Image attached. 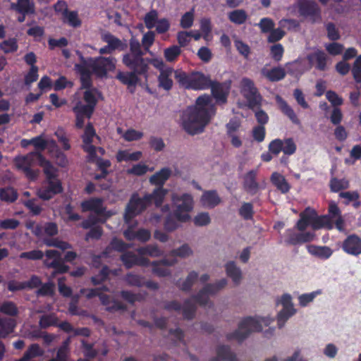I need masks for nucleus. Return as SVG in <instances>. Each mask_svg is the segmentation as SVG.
<instances>
[{
    "mask_svg": "<svg viewBox=\"0 0 361 361\" xmlns=\"http://www.w3.org/2000/svg\"><path fill=\"white\" fill-rule=\"evenodd\" d=\"M215 113L216 107L211 97L206 94L200 96L194 106H188L183 112V128L190 135L199 134L203 132Z\"/></svg>",
    "mask_w": 361,
    "mask_h": 361,
    "instance_id": "obj_1",
    "label": "nucleus"
},
{
    "mask_svg": "<svg viewBox=\"0 0 361 361\" xmlns=\"http://www.w3.org/2000/svg\"><path fill=\"white\" fill-rule=\"evenodd\" d=\"M129 52L123 56V63L139 75H146L149 68V60L143 57L145 52L142 50L138 39L131 37L129 41Z\"/></svg>",
    "mask_w": 361,
    "mask_h": 361,
    "instance_id": "obj_2",
    "label": "nucleus"
},
{
    "mask_svg": "<svg viewBox=\"0 0 361 361\" xmlns=\"http://www.w3.org/2000/svg\"><path fill=\"white\" fill-rule=\"evenodd\" d=\"M272 321L273 319L270 318L247 317L239 323L237 330L226 335V339L228 341L236 340L240 343L247 338L252 332L262 331V324L269 326Z\"/></svg>",
    "mask_w": 361,
    "mask_h": 361,
    "instance_id": "obj_3",
    "label": "nucleus"
},
{
    "mask_svg": "<svg viewBox=\"0 0 361 361\" xmlns=\"http://www.w3.org/2000/svg\"><path fill=\"white\" fill-rule=\"evenodd\" d=\"M174 78L180 86L188 90H204L209 89L212 79L202 72L188 74L181 70L174 71Z\"/></svg>",
    "mask_w": 361,
    "mask_h": 361,
    "instance_id": "obj_4",
    "label": "nucleus"
},
{
    "mask_svg": "<svg viewBox=\"0 0 361 361\" xmlns=\"http://www.w3.org/2000/svg\"><path fill=\"white\" fill-rule=\"evenodd\" d=\"M172 201L175 206L173 214L178 222L186 223L189 221L191 219L189 213L194 207L192 196L189 193L173 195Z\"/></svg>",
    "mask_w": 361,
    "mask_h": 361,
    "instance_id": "obj_5",
    "label": "nucleus"
},
{
    "mask_svg": "<svg viewBox=\"0 0 361 361\" xmlns=\"http://www.w3.org/2000/svg\"><path fill=\"white\" fill-rule=\"evenodd\" d=\"M41 154L38 151H35L25 155L17 156L14 158V164L28 179L35 180L38 176V171L33 169V167L38 165Z\"/></svg>",
    "mask_w": 361,
    "mask_h": 361,
    "instance_id": "obj_6",
    "label": "nucleus"
},
{
    "mask_svg": "<svg viewBox=\"0 0 361 361\" xmlns=\"http://www.w3.org/2000/svg\"><path fill=\"white\" fill-rule=\"evenodd\" d=\"M311 225L314 229L325 228L331 229L329 219L327 216H317L314 209L310 208L305 209L300 214V219L297 222V228L300 231H305L307 227Z\"/></svg>",
    "mask_w": 361,
    "mask_h": 361,
    "instance_id": "obj_7",
    "label": "nucleus"
},
{
    "mask_svg": "<svg viewBox=\"0 0 361 361\" xmlns=\"http://www.w3.org/2000/svg\"><path fill=\"white\" fill-rule=\"evenodd\" d=\"M147 200L146 195L140 197L137 192L132 194L123 214V220L126 224H130L135 217L142 214L150 206Z\"/></svg>",
    "mask_w": 361,
    "mask_h": 361,
    "instance_id": "obj_8",
    "label": "nucleus"
},
{
    "mask_svg": "<svg viewBox=\"0 0 361 361\" xmlns=\"http://www.w3.org/2000/svg\"><path fill=\"white\" fill-rule=\"evenodd\" d=\"M96 92L97 90H85L82 97L85 104H83L81 101L77 102L73 107V112L75 114H80L86 116L87 118H90L98 102L95 95Z\"/></svg>",
    "mask_w": 361,
    "mask_h": 361,
    "instance_id": "obj_9",
    "label": "nucleus"
},
{
    "mask_svg": "<svg viewBox=\"0 0 361 361\" xmlns=\"http://www.w3.org/2000/svg\"><path fill=\"white\" fill-rule=\"evenodd\" d=\"M240 92L247 100V106L250 109H253L255 107L259 108L261 106L262 97L251 79L247 78L242 79Z\"/></svg>",
    "mask_w": 361,
    "mask_h": 361,
    "instance_id": "obj_10",
    "label": "nucleus"
},
{
    "mask_svg": "<svg viewBox=\"0 0 361 361\" xmlns=\"http://www.w3.org/2000/svg\"><path fill=\"white\" fill-rule=\"evenodd\" d=\"M99 139L92 123L89 122L81 135L82 145V149L87 154V161L94 162L97 159V147L92 145L94 138Z\"/></svg>",
    "mask_w": 361,
    "mask_h": 361,
    "instance_id": "obj_11",
    "label": "nucleus"
},
{
    "mask_svg": "<svg viewBox=\"0 0 361 361\" xmlns=\"http://www.w3.org/2000/svg\"><path fill=\"white\" fill-rule=\"evenodd\" d=\"M297 149V146L292 137L281 140L279 138L271 140L268 145V150L274 156H278L281 152L284 155L290 156L293 154Z\"/></svg>",
    "mask_w": 361,
    "mask_h": 361,
    "instance_id": "obj_12",
    "label": "nucleus"
},
{
    "mask_svg": "<svg viewBox=\"0 0 361 361\" xmlns=\"http://www.w3.org/2000/svg\"><path fill=\"white\" fill-rule=\"evenodd\" d=\"M298 8L300 15L308 18L312 23L321 20V9L314 1L298 0Z\"/></svg>",
    "mask_w": 361,
    "mask_h": 361,
    "instance_id": "obj_13",
    "label": "nucleus"
},
{
    "mask_svg": "<svg viewBox=\"0 0 361 361\" xmlns=\"http://www.w3.org/2000/svg\"><path fill=\"white\" fill-rule=\"evenodd\" d=\"M116 59L111 56L92 58V73L99 78L106 77L108 72L113 71L116 68Z\"/></svg>",
    "mask_w": 361,
    "mask_h": 361,
    "instance_id": "obj_14",
    "label": "nucleus"
},
{
    "mask_svg": "<svg viewBox=\"0 0 361 361\" xmlns=\"http://www.w3.org/2000/svg\"><path fill=\"white\" fill-rule=\"evenodd\" d=\"M61 181L59 178L45 180L37 191L38 197L43 200H49L55 195L63 192Z\"/></svg>",
    "mask_w": 361,
    "mask_h": 361,
    "instance_id": "obj_15",
    "label": "nucleus"
},
{
    "mask_svg": "<svg viewBox=\"0 0 361 361\" xmlns=\"http://www.w3.org/2000/svg\"><path fill=\"white\" fill-rule=\"evenodd\" d=\"M82 212H92L97 216L111 217L113 213L104 206V200L100 197H91L80 203Z\"/></svg>",
    "mask_w": 361,
    "mask_h": 361,
    "instance_id": "obj_16",
    "label": "nucleus"
},
{
    "mask_svg": "<svg viewBox=\"0 0 361 361\" xmlns=\"http://www.w3.org/2000/svg\"><path fill=\"white\" fill-rule=\"evenodd\" d=\"M279 302L283 305V309L277 315V324L279 328L281 329L284 326L288 318L295 313L296 310L293 307L292 298L290 294H283L281 296L280 301H277V303Z\"/></svg>",
    "mask_w": 361,
    "mask_h": 361,
    "instance_id": "obj_17",
    "label": "nucleus"
},
{
    "mask_svg": "<svg viewBox=\"0 0 361 361\" xmlns=\"http://www.w3.org/2000/svg\"><path fill=\"white\" fill-rule=\"evenodd\" d=\"M120 259L127 269H131L136 265L148 267L150 264L149 259L141 255L139 257L132 251H126L123 253L120 257Z\"/></svg>",
    "mask_w": 361,
    "mask_h": 361,
    "instance_id": "obj_18",
    "label": "nucleus"
},
{
    "mask_svg": "<svg viewBox=\"0 0 361 361\" xmlns=\"http://www.w3.org/2000/svg\"><path fill=\"white\" fill-rule=\"evenodd\" d=\"M341 248L344 252L353 256L361 255V238L356 234H350L343 241Z\"/></svg>",
    "mask_w": 361,
    "mask_h": 361,
    "instance_id": "obj_19",
    "label": "nucleus"
},
{
    "mask_svg": "<svg viewBox=\"0 0 361 361\" xmlns=\"http://www.w3.org/2000/svg\"><path fill=\"white\" fill-rule=\"evenodd\" d=\"M209 89L211 90L212 96L217 102L225 104L227 102L228 87H226L224 83L212 80Z\"/></svg>",
    "mask_w": 361,
    "mask_h": 361,
    "instance_id": "obj_20",
    "label": "nucleus"
},
{
    "mask_svg": "<svg viewBox=\"0 0 361 361\" xmlns=\"http://www.w3.org/2000/svg\"><path fill=\"white\" fill-rule=\"evenodd\" d=\"M11 9L19 14H35V4L32 0H17L11 4Z\"/></svg>",
    "mask_w": 361,
    "mask_h": 361,
    "instance_id": "obj_21",
    "label": "nucleus"
},
{
    "mask_svg": "<svg viewBox=\"0 0 361 361\" xmlns=\"http://www.w3.org/2000/svg\"><path fill=\"white\" fill-rule=\"evenodd\" d=\"M257 174V170H251L244 176L243 187L247 192L252 195L256 194L259 190Z\"/></svg>",
    "mask_w": 361,
    "mask_h": 361,
    "instance_id": "obj_22",
    "label": "nucleus"
},
{
    "mask_svg": "<svg viewBox=\"0 0 361 361\" xmlns=\"http://www.w3.org/2000/svg\"><path fill=\"white\" fill-rule=\"evenodd\" d=\"M262 75L270 82H278L285 78L286 71L281 66L274 67L268 69L265 67L261 70Z\"/></svg>",
    "mask_w": 361,
    "mask_h": 361,
    "instance_id": "obj_23",
    "label": "nucleus"
},
{
    "mask_svg": "<svg viewBox=\"0 0 361 361\" xmlns=\"http://www.w3.org/2000/svg\"><path fill=\"white\" fill-rule=\"evenodd\" d=\"M103 42L109 44L110 49L114 51L115 50L124 51L127 49L128 44L116 37L110 32H106L102 36Z\"/></svg>",
    "mask_w": 361,
    "mask_h": 361,
    "instance_id": "obj_24",
    "label": "nucleus"
},
{
    "mask_svg": "<svg viewBox=\"0 0 361 361\" xmlns=\"http://www.w3.org/2000/svg\"><path fill=\"white\" fill-rule=\"evenodd\" d=\"M276 103L278 104L281 111L286 115L288 118L295 124H300V121L295 114L294 110L288 105L286 100L281 97L277 95L276 97Z\"/></svg>",
    "mask_w": 361,
    "mask_h": 361,
    "instance_id": "obj_25",
    "label": "nucleus"
},
{
    "mask_svg": "<svg viewBox=\"0 0 361 361\" xmlns=\"http://www.w3.org/2000/svg\"><path fill=\"white\" fill-rule=\"evenodd\" d=\"M211 361H238L235 354L228 345H221L216 349V357Z\"/></svg>",
    "mask_w": 361,
    "mask_h": 361,
    "instance_id": "obj_26",
    "label": "nucleus"
},
{
    "mask_svg": "<svg viewBox=\"0 0 361 361\" xmlns=\"http://www.w3.org/2000/svg\"><path fill=\"white\" fill-rule=\"evenodd\" d=\"M171 170L168 167L162 168L149 178L152 185L163 187L166 181L170 178Z\"/></svg>",
    "mask_w": 361,
    "mask_h": 361,
    "instance_id": "obj_27",
    "label": "nucleus"
},
{
    "mask_svg": "<svg viewBox=\"0 0 361 361\" xmlns=\"http://www.w3.org/2000/svg\"><path fill=\"white\" fill-rule=\"evenodd\" d=\"M137 75H139L133 71H118L116 78L118 79L122 84L127 85L128 87H135L140 80Z\"/></svg>",
    "mask_w": 361,
    "mask_h": 361,
    "instance_id": "obj_28",
    "label": "nucleus"
},
{
    "mask_svg": "<svg viewBox=\"0 0 361 361\" xmlns=\"http://www.w3.org/2000/svg\"><path fill=\"white\" fill-rule=\"evenodd\" d=\"M201 202L204 206L214 208L221 202V198L216 190H207L201 197Z\"/></svg>",
    "mask_w": 361,
    "mask_h": 361,
    "instance_id": "obj_29",
    "label": "nucleus"
},
{
    "mask_svg": "<svg viewBox=\"0 0 361 361\" xmlns=\"http://www.w3.org/2000/svg\"><path fill=\"white\" fill-rule=\"evenodd\" d=\"M308 60L311 62H315V68L319 71H325L326 69L327 56L324 51L317 50L310 54Z\"/></svg>",
    "mask_w": 361,
    "mask_h": 361,
    "instance_id": "obj_30",
    "label": "nucleus"
},
{
    "mask_svg": "<svg viewBox=\"0 0 361 361\" xmlns=\"http://www.w3.org/2000/svg\"><path fill=\"white\" fill-rule=\"evenodd\" d=\"M38 165L43 168V171L46 176V180L58 178V170L42 154Z\"/></svg>",
    "mask_w": 361,
    "mask_h": 361,
    "instance_id": "obj_31",
    "label": "nucleus"
},
{
    "mask_svg": "<svg viewBox=\"0 0 361 361\" xmlns=\"http://www.w3.org/2000/svg\"><path fill=\"white\" fill-rule=\"evenodd\" d=\"M16 322L11 318H0V338H5L13 332Z\"/></svg>",
    "mask_w": 361,
    "mask_h": 361,
    "instance_id": "obj_32",
    "label": "nucleus"
},
{
    "mask_svg": "<svg viewBox=\"0 0 361 361\" xmlns=\"http://www.w3.org/2000/svg\"><path fill=\"white\" fill-rule=\"evenodd\" d=\"M92 58H85L81 54H80V63L75 64V70L80 75L92 74Z\"/></svg>",
    "mask_w": 361,
    "mask_h": 361,
    "instance_id": "obj_33",
    "label": "nucleus"
},
{
    "mask_svg": "<svg viewBox=\"0 0 361 361\" xmlns=\"http://www.w3.org/2000/svg\"><path fill=\"white\" fill-rule=\"evenodd\" d=\"M166 193L167 190L166 189L158 186V188L154 190L152 193H147L145 195L150 205L154 202L157 207H160L164 202Z\"/></svg>",
    "mask_w": 361,
    "mask_h": 361,
    "instance_id": "obj_34",
    "label": "nucleus"
},
{
    "mask_svg": "<svg viewBox=\"0 0 361 361\" xmlns=\"http://www.w3.org/2000/svg\"><path fill=\"white\" fill-rule=\"evenodd\" d=\"M225 269L227 276L232 279L233 283L236 285L239 284L242 279V272L235 263L233 261L227 262Z\"/></svg>",
    "mask_w": 361,
    "mask_h": 361,
    "instance_id": "obj_35",
    "label": "nucleus"
},
{
    "mask_svg": "<svg viewBox=\"0 0 361 361\" xmlns=\"http://www.w3.org/2000/svg\"><path fill=\"white\" fill-rule=\"evenodd\" d=\"M137 252L142 257L147 255L152 257H159L164 255V251L156 244H149L144 247H140L137 249Z\"/></svg>",
    "mask_w": 361,
    "mask_h": 361,
    "instance_id": "obj_36",
    "label": "nucleus"
},
{
    "mask_svg": "<svg viewBox=\"0 0 361 361\" xmlns=\"http://www.w3.org/2000/svg\"><path fill=\"white\" fill-rule=\"evenodd\" d=\"M272 184L282 193H287L290 190V185L285 177L278 172H274L271 176Z\"/></svg>",
    "mask_w": 361,
    "mask_h": 361,
    "instance_id": "obj_37",
    "label": "nucleus"
},
{
    "mask_svg": "<svg viewBox=\"0 0 361 361\" xmlns=\"http://www.w3.org/2000/svg\"><path fill=\"white\" fill-rule=\"evenodd\" d=\"M308 252L320 259H327L333 254V250L327 246H317V245H309Z\"/></svg>",
    "mask_w": 361,
    "mask_h": 361,
    "instance_id": "obj_38",
    "label": "nucleus"
},
{
    "mask_svg": "<svg viewBox=\"0 0 361 361\" xmlns=\"http://www.w3.org/2000/svg\"><path fill=\"white\" fill-rule=\"evenodd\" d=\"M173 70L172 68H168L161 71L159 77L158 82L159 86L165 90H170L173 87V80L171 78V75Z\"/></svg>",
    "mask_w": 361,
    "mask_h": 361,
    "instance_id": "obj_39",
    "label": "nucleus"
},
{
    "mask_svg": "<svg viewBox=\"0 0 361 361\" xmlns=\"http://www.w3.org/2000/svg\"><path fill=\"white\" fill-rule=\"evenodd\" d=\"M44 354V351L40 348L39 345L37 343H33L28 347L23 357L19 359V361H29L32 358L41 357Z\"/></svg>",
    "mask_w": 361,
    "mask_h": 361,
    "instance_id": "obj_40",
    "label": "nucleus"
},
{
    "mask_svg": "<svg viewBox=\"0 0 361 361\" xmlns=\"http://www.w3.org/2000/svg\"><path fill=\"white\" fill-rule=\"evenodd\" d=\"M109 217L106 216H97L90 214L87 218L81 223V227L84 229H89L97 226V224H104Z\"/></svg>",
    "mask_w": 361,
    "mask_h": 361,
    "instance_id": "obj_41",
    "label": "nucleus"
},
{
    "mask_svg": "<svg viewBox=\"0 0 361 361\" xmlns=\"http://www.w3.org/2000/svg\"><path fill=\"white\" fill-rule=\"evenodd\" d=\"M197 279L198 273L195 271H192L188 274L185 280L183 281L182 283L178 281L176 285L181 290L188 292L191 290L192 286L196 282Z\"/></svg>",
    "mask_w": 361,
    "mask_h": 361,
    "instance_id": "obj_42",
    "label": "nucleus"
},
{
    "mask_svg": "<svg viewBox=\"0 0 361 361\" xmlns=\"http://www.w3.org/2000/svg\"><path fill=\"white\" fill-rule=\"evenodd\" d=\"M110 247L111 249L121 252H125L127 251V250L130 247H131V245L126 243L123 240L121 239H118L117 238H114L111 240L110 246L107 247L105 250L104 251V255H107L109 252Z\"/></svg>",
    "mask_w": 361,
    "mask_h": 361,
    "instance_id": "obj_43",
    "label": "nucleus"
},
{
    "mask_svg": "<svg viewBox=\"0 0 361 361\" xmlns=\"http://www.w3.org/2000/svg\"><path fill=\"white\" fill-rule=\"evenodd\" d=\"M142 157V152L140 151L129 153L127 150H118L116 158L118 162L138 161Z\"/></svg>",
    "mask_w": 361,
    "mask_h": 361,
    "instance_id": "obj_44",
    "label": "nucleus"
},
{
    "mask_svg": "<svg viewBox=\"0 0 361 361\" xmlns=\"http://www.w3.org/2000/svg\"><path fill=\"white\" fill-rule=\"evenodd\" d=\"M228 18L229 20L236 25H242L245 23L247 19V14L243 9H236L231 11Z\"/></svg>",
    "mask_w": 361,
    "mask_h": 361,
    "instance_id": "obj_45",
    "label": "nucleus"
},
{
    "mask_svg": "<svg viewBox=\"0 0 361 361\" xmlns=\"http://www.w3.org/2000/svg\"><path fill=\"white\" fill-rule=\"evenodd\" d=\"M17 191L12 187L0 188V200L6 202H14L18 199Z\"/></svg>",
    "mask_w": 361,
    "mask_h": 361,
    "instance_id": "obj_46",
    "label": "nucleus"
},
{
    "mask_svg": "<svg viewBox=\"0 0 361 361\" xmlns=\"http://www.w3.org/2000/svg\"><path fill=\"white\" fill-rule=\"evenodd\" d=\"M183 316L184 319L190 320L195 317L196 312V305L192 299H187L184 301L182 306Z\"/></svg>",
    "mask_w": 361,
    "mask_h": 361,
    "instance_id": "obj_47",
    "label": "nucleus"
},
{
    "mask_svg": "<svg viewBox=\"0 0 361 361\" xmlns=\"http://www.w3.org/2000/svg\"><path fill=\"white\" fill-rule=\"evenodd\" d=\"M0 49L6 54L17 51L18 44L16 38L12 37L1 42L0 43Z\"/></svg>",
    "mask_w": 361,
    "mask_h": 361,
    "instance_id": "obj_48",
    "label": "nucleus"
},
{
    "mask_svg": "<svg viewBox=\"0 0 361 361\" xmlns=\"http://www.w3.org/2000/svg\"><path fill=\"white\" fill-rule=\"evenodd\" d=\"M0 312L11 317H16L18 314L19 311L14 302L4 301L0 304Z\"/></svg>",
    "mask_w": 361,
    "mask_h": 361,
    "instance_id": "obj_49",
    "label": "nucleus"
},
{
    "mask_svg": "<svg viewBox=\"0 0 361 361\" xmlns=\"http://www.w3.org/2000/svg\"><path fill=\"white\" fill-rule=\"evenodd\" d=\"M227 284V280L226 279H221L214 283H207L204 287V291L206 292L207 295H214L218 293L220 290L224 288Z\"/></svg>",
    "mask_w": 361,
    "mask_h": 361,
    "instance_id": "obj_50",
    "label": "nucleus"
},
{
    "mask_svg": "<svg viewBox=\"0 0 361 361\" xmlns=\"http://www.w3.org/2000/svg\"><path fill=\"white\" fill-rule=\"evenodd\" d=\"M111 271L108 266L104 265L98 274L91 277V282L94 286L99 285L106 281Z\"/></svg>",
    "mask_w": 361,
    "mask_h": 361,
    "instance_id": "obj_51",
    "label": "nucleus"
},
{
    "mask_svg": "<svg viewBox=\"0 0 361 361\" xmlns=\"http://www.w3.org/2000/svg\"><path fill=\"white\" fill-rule=\"evenodd\" d=\"M181 49L178 45H172L164 50V55L166 61L173 62L180 55Z\"/></svg>",
    "mask_w": 361,
    "mask_h": 361,
    "instance_id": "obj_52",
    "label": "nucleus"
},
{
    "mask_svg": "<svg viewBox=\"0 0 361 361\" xmlns=\"http://www.w3.org/2000/svg\"><path fill=\"white\" fill-rule=\"evenodd\" d=\"M63 16L69 25L73 27H78L81 25V20L78 18L77 11H69L66 7Z\"/></svg>",
    "mask_w": 361,
    "mask_h": 361,
    "instance_id": "obj_53",
    "label": "nucleus"
},
{
    "mask_svg": "<svg viewBox=\"0 0 361 361\" xmlns=\"http://www.w3.org/2000/svg\"><path fill=\"white\" fill-rule=\"evenodd\" d=\"M158 20V12L155 9L149 11L144 17L145 25L149 30L154 28Z\"/></svg>",
    "mask_w": 361,
    "mask_h": 361,
    "instance_id": "obj_54",
    "label": "nucleus"
},
{
    "mask_svg": "<svg viewBox=\"0 0 361 361\" xmlns=\"http://www.w3.org/2000/svg\"><path fill=\"white\" fill-rule=\"evenodd\" d=\"M46 266L49 268H53L56 274H65L69 270V267L66 265L61 259L52 260L51 262H45Z\"/></svg>",
    "mask_w": 361,
    "mask_h": 361,
    "instance_id": "obj_55",
    "label": "nucleus"
},
{
    "mask_svg": "<svg viewBox=\"0 0 361 361\" xmlns=\"http://www.w3.org/2000/svg\"><path fill=\"white\" fill-rule=\"evenodd\" d=\"M329 186L331 192H338L341 190L348 188L349 183L344 179L332 178L330 180Z\"/></svg>",
    "mask_w": 361,
    "mask_h": 361,
    "instance_id": "obj_56",
    "label": "nucleus"
},
{
    "mask_svg": "<svg viewBox=\"0 0 361 361\" xmlns=\"http://www.w3.org/2000/svg\"><path fill=\"white\" fill-rule=\"evenodd\" d=\"M57 321V317L53 314H44L40 317L39 324L42 329H47L51 326H56Z\"/></svg>",
    "mask_w": 361,
    "mask_h": 361,
    "instance_id": "obj_57",
    "label": "nucleus"
},
{
    "mask_svg": "<svg viewBox=\"0 0 361 361\" xmlns=\"http://www.w3.org/2000/svg\"><path fill=\"white\" fill-rule=\"evenodd\" d=\"M239 215L245 220H250L254 215L253 205L250 202H244L239 209Z\"/></svg>",
    "mask_w": 361,
    "mask_h": 361,
    "instance_id": "obj_58",
    "label": "nucleus"
},
{
    "mask_svg": "<svg viewBox=\"0 0 361 361\" xmlns=\"http://www.w3.org/2000/svg\"><path fill=\"white\" fill-rule=\"evenodd\" d=\"M150 264L152 266V273L159 277L169 276L171 274L170 269L161 267L159 262L153 261Z\"/></svg>",
    "mask_w": 361,
    "mask_h": 361,
    "instance_id": "obj_59",
    "label": "nucleus"
},
{
    "mask_svg": "<svg viewBox=\"0 0 361 361\" xmlns=\"http://www.w3.org/2000/svg\"><path fill=\"white\" fill-rule=\"evenodd\" d=\"M143 279L142 276L133 273H128L125 277V281L129 286L135 287L143 286Z\"/></svg>",
    "mask_w": 361,
    "mask_h": 361,
    "instance_id": "obj_60",
    "label": "nucleus"
},
{
    "mask_svg": "<svg viewBox=\"0 0 361 361\" xmlns=\"http://www.w3.org/2000/svg\"><path fill=\"white\" fill-rule=\"evenodd\" d=\"M178 221L173 216V212L166 216L164 223V228L165 231L172 232L177 229L179 226Z\"/></svg>",
    "mask_w": 361,
    "mask_h": 361,
    "instance_id": "obj_61",
    "label": "nucleus"
},
{
    "mask_svg": "<svg viewBox=\"0 0 361 361\" xmlns=\"http://www.w3.org/2000/svg\"><path fill=\"white\" fill-rule=\"evenodd\" d=\"M194 22V10L185 13L180 18V25L182 28L188 29L192 26Z\"/></svg>",
    "mask_w": 361,
    "mask_h": 361,
    "instance_id": "obj_62",
    "label": "nucleus"
},
{
    "mask_svg": "<svg viewBox=\"0 0 361 361\" xmlns=\"http://www.w3.org/2000/svg\"><path fill=\"white\" fill-rule=\"evenodd\" d=\"M284 49L282 44H276L270 48L271 57L276 62H279L283 56Z\"/></svg>",
    "mask_w": 361,
    "mask_h": 361,
    "instance_id": "obj_63",
    "label": "nucleus"
},
{
    "mask_svg": "<svg viewBox=\"0 0 361 361\" xmlns=\"http://www.w3.org/2000/svg\"><path fill=\"white\" fill-rule=\"evenodd\" d=\"M121 297L130 304H134L136 301H141L142 295L140 293H133L130 290H121Z\"/></svg>",
    "mask_w": 361,
    "mask_h": 361,
    "instance_id": "obj_64",
    "label": "nucleus"
}]
</instances>
